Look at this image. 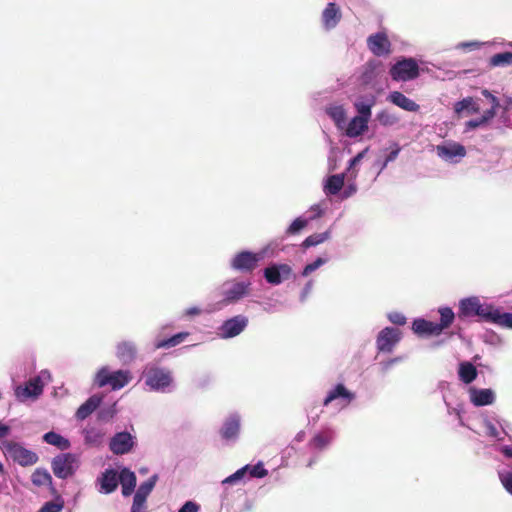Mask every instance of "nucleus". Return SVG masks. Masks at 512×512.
Returning <instances> with one entry per match:
<instances>
[{"label":"nucleus","mask_w":512,"mask_h":512,"mask_svg":"<svg viewBox=\"0 0 512 512\" xmlns=\"http://www.w3.org/2000/svg\"><path fill=\"white\" fill-rule=\"evenodd\" d=\"M492 306L481 304L477 297H469L462 299L459 303V310L457 317L459 320H466L473 316H479L483 321H488V314H490Z\"/></svg>","instance_id":"f257e3e1"},{"label":"nucleus","mask_w":512,"mask_h":512,"mask_svg":"<svg viewBox=\"0 0 512 512\" xmlns=\"http://www.w3.org/2000/svg\"><path fill=\"white\" fill-rule=\"evenodd\" d=\"M131 379L132 376L128 370H118L111 373L107 368H102L98 371L95 382L99 387L109 385L113 390H119L126 386Z\"/></svg>","instance_id":"f03ea898"},{"label":"nucleus","mask_w":512,"mask_h":512,"mask_svg":"<svg viewBox=\"0 0 512 512\" xmlns=\"http://www.w3.org/2000/svg\"><path fill=\"white\" fill-rule=\"evenodd\" d=\"M2 448L5 454L23 467L34 465L38 461V456L35 452L26 449L17 442L9 440L3 441Z\"/></svg>","instance_id":"7ed1b4c3"},{"label":"nucleus","mask_w":512,"mask_h":512,"mask_svg":"<svg viewBox=\"0 0 512 512\" xmlns=\"http://www.w3.org/2000/svg\"><path fill=\"white\" fill-rule=\"evenodd\" d=\"M419 65L413 58H402L391 66L389 74L394 81H410L419 76Z\"/></svg>","instance_id":"20e7f679"},{"label":"nucleus","mask_w":512,"mask_h":512,"mask_svg":"<svg viewBox=\"0 0 512 512\" xmlns=\"http://www.w3.org/2000/svg\"><path fill=\"white\" fill-rule=\"evenodd\" d=\"M51 467L56 477L66 479L76 471L78 467L77 458L71 453L60 454L53 459Z\"/></svg>","instance_id":"39448f33"},{"label":"nucleus","mask_w":512,"mask_h":512,"mask_svg":"<svg viewBox=\"0 0 512 512\" xmlns=\"http://www.w3.org/2000/svg\"><path fill=\"white\" fill-rule=\"evenodd\" d=\"M250 282L227 281L222 285L221 303L228 305L237 302L249 293Z\"/></svg>","instance_id":"423d86ee"},{"label":"nucleus","mask_w":512,"mask_h":512,"mask_svg":"<svg viewBox=\"0 0 512 512\" xmlns=\"http://www.w3.org/2000/svg\"><path fill=\"white\" fill-rule=\"evenodd\" d=\"M172 382V376L168 369L150 367L145 372V384L152 390H161Z\"/></svg>","instance_id":"0eeeda50"},{"label":"nucleus","mask_w":512,"mask_h":512,"mask_svg":"<svg viewBox=\"0 0 512 512\" xmlns=\"http://www.w3.org/2000/svg\"><path fill=\"white\" fill-rule=\"evenodd\" d=\"M400 339L401 332L397 328L386 327L379 332L376 345L380 352L390 353Z\"/></svg>","instance_id":"6e6552de"},{"label":"nucleus","mask_w":512,"mask_h":512,"mask_svg":"<svg viewBox=\"0 0 512 512\" xmlns=\"http://www.w3.org/2000/svg\"><path fill=\"white\" fill-rule=\"evenodd\" d=\"M368 49L377 57L391 53V42L385 32H378L367 38Z\"/></svg>","instance_id":"1a4fd4ad"},{"label":"nucleus","mask_w":512,"mask_h":512,"mask_svg":"<svg viewBox=\"0 0 512 512\" xmlns=\"http://www.w3.org/2000/svg\"><path fill=\"white\" fill-rule=\"evenodd\" d=\"M259 261L260 256L258 254L243 251L233 258L231 266L239 271L251 272L257 267Z\"/></svg>","instance_id":"9d476101"},{"label":"nucleus","mask_w":512,"mask_h":512,"mask_svg":"<svg viewBox=\"0 0 512 512\" xmlns=\"http://www.w3.org/2000/svg\"><path fill=\"white\" fill-rule=\"evenodd\" d=\"M291 275L292 268L287 264L272 265L264 269V277L272 285H279Z\"/></svg>","instance_id":"9b49d317"},{"label":"nucleus","mask_w":512,"mask_h":512,"mask_svg":"<svg viewBox=\"0 0 512 512\" xmlns=\"http://www.w3.org/2000/svg\"><path fill=\"white\" fill-rule=\"evenodd\" d=\"M248 319L243 315H237L226 320L220 327V334L223 338H232L239 335L247 326Z\"/></svg>","instance_id":"f8f14e48"},{"label":"nucleus","mask_w":512,"mask_h":512,"mask_svg":"<svg viewBox=\"0 0 512 512\" xmlns=\"http://www.w3.org/2000/svg\"><path fill=\"white\" fill-rule=\"evenodd\" d=\"M133 445L134 441L130 433L119 432L111 438L109 448L114 454L123 455L130 452Z\"/></svg>","instance_id":"ddd939ff"},{"label":"nucleus","mask_w":512,"mask_h":512,"mask_svg":"<svg viewBox=\"0 0 512 512\" xmlns=\"http://www.w3.org/2000/svg\"><path fill=\"white\" fill-rule=\"evenodd\" d=\"M43 393V383L39 376L31 378L25 386H18L15 395L18 399L24 400L29 397H38Z\"/></svg>","instance_id":"4468645a"},{"label":"nucleus","mask_w":512,"mask_h":512,"mask_svg":"<svg viewBox=\"0 0 512 512\" xmlns=\"http://www.w3.org/2000/svg\"><path fill=\"white\" fill-rule=\"evenodd\" d=\"M437 155L447 161H452L454 157L463 158L466 155L465 147L457 142H449L436 147Z\"/></svg>","instance_id":"2eb2a0df"},{"label":"nucleus","mask_w":512,"mask_h":512,"mask_svg":"<svg viewBox=\"0 0 512 512\" xmlns=\"http://www.w3.org/2000/svg\"><path fill=\"white\" fill-rule=\"evenodd\" d=\"M413 331L420 336H439L442 330L436 322L416 319L412 324Z\"/></svg>","instance_id":"dca6fc26"},{"label":"nucleus","mask_w":512,"mask_h":512,"mask_svg":"<svg viewBox=\"0 0 512 512\" xmlns=\"http://www.w3.org/2000/svg\"><path fill=\"white\" fill-rule=\"evenodd\" d=\"M342 17L340 8L333 2L327 4L322 12V22L326 29L335 28Z\"/></svg>","instance_id":"f3484780"},{"label":"nucleus","mask_w":512,"mask_h":512,"mask_svg":"<svg viewBox=\"0 0 512 512\" xmlns=\"http://www.w3.org/2000/svg\"><path fill=\"white\" fill-rule=\"evenodd\" d=\"M387 100L391 102L392 104L400 107L401 109L408 111V112H418L420 109L419 104H417L412 99L405 96L403 93L399 91H393L391 92Z\"/></svg>","instance_id":"a211bd4d"},{"label":"nucleus","mask_w":512,"mask_h":512,"mask_svg":"<svg viewBox=\"0 0 512 512\" xmlns=\"http://www.w3.org/2000/svg\"><path fill=\"white\" fill-rule=\"evenodd\" d=\"M240 431V418L236 415H232L224 422L220 434L221 437L226 440H235L238 437Z\"/></svg>","instance_id":"6ab92c4d"},{"label":"nucleus","mask_w":512,"mask_h":512,"mask_svg":"<svg viewBox=\"0 0 512 512\" xmlns=\"http://www.w3.org/2000/svg\"><path fill=\"white\" fill-rule=\"evenodd\" d=\"M470 400L475 406L490 405L495 400V394L491 389H470Z\"/></svg>","instance_id":"aec40b11"},{"label":"nucleus","mask_w":512,"mask_h":512,"mask_svg":"<svg viewBox=\"0 0 512 512\" xmlns=\"http://www.w3.org/2000/svg\"><path fill=\"white\" fill-rule=\"evenodd\" d=\"M337 399H341L345 405H347L354 399V394L347 390L343 384H338L328 393L323 401V405L328 406L332 401Z\"/></svg>","instance_id":"412c9836"},{"label":"nucleus","mask_w":512,"mask_h":512,"mask_svg":"<svg viewBox=\"0 0 512 512\" xmlns=\"http://www.w3.org/2000/svg\"><path fill=\"white\" fill-rule=\"evenodd\" d=\"M99 482L104 493H112L118 487L119 475L114 469H107L102 473Z\"/></svg>","instance_id":"4be33fe9"},{"label":"nucleus","mask_w":512,"mask_h":512,"mask_svg":"<svg viewBox=\"0 0 512 512\" xmlns=\"http://www.w3.org/2000/svg\"><path fill=\"white\" fill-rule=\"evenodd\" d=\"M136 475L128 468H123L119 473V483L122 487L123 496H130L136 487Z\"/></svg>","instance_id":"5701e85b"},{"label":"nucleus","mask_w":512,"mask_h":512,"mask_svg":"<svg viewBox=\"0 0 512 512\" xmlns=\"http://www.w3.org/2000/svg\"><path fill=\"white\" fill-rule=\"evenodd\" d=\"M102 397L98 395H92L89 397L76 411V418L78 420H84L89 417L101 404Z\"/></svg>","instance_id":"b1692460"},{"label":"nucleus","mask_w":512,"mask_h":512,"mask_svg":"<svg viewBox=\"0 0 512 512\" xmlns=\"http://www.w3.org/2000/svg\"><path fill=\"white\" fill-rule=\"evenodd\" d=\"M137 353V348L133 342L123 341L117 345L116 355L124 363L132 362Z\"/></svg>","instance_id":"393cba45"},{"label":"nucleus","mask_w":512,"mask_h":512,"mask_svg":"<svg viewBox=\"0 0 512 512\" xmlns=\"http://www.w3.org/2000/svg\"><path fill=\"white\" fill-rule=\"evenodd\" d=\"M454 112L458 117H460L463 112H466L468 115L476 114L480 112V106L473 97H466L454 104Z\"/></svg>","instance_id":"a878e982"},{"label":"nucleus","mask_w":512,"mask_h":512,"mask_svg":"<svg viewBox=\"0 0 512 512\" xmlns=\"http://www.w3.org/2000/svg\"><path fill=\"white\" fill-rule=\"evenodd\" d=\"M368 123L366 119L355 116L348 123L345 134L350 138L358 137L368 130Z\"/></svg>","instance_id":"bb28decb"},{"label":"nucleus","mask_w":512,"mask_h":512,"mask_svg":"<svg viewBox=\"0 0 512 512\" xmlns=\"http://www.w3.org/2000/svg\"><path fill=\"white\" fill-rule=\"evenodd\" d=\"M380 65L381 63L376 60L368 61L363 66V72L360 76L361 83L364 85L372 84L378 75V68Z\"/></svg>","instance_id":"cd10ccee"},{"label":"nucleus","mask_w":512,"mask_h":512,"mask_svg":"<svg viewBox=\"0 0 512 512\" xmlns=\"http://www.w3.org/2000/svg\"><path fill=\"white\" fill-rule=\"evenodd\" d=\"M487 322L512 329V313H501L499 309L492 306Z\"/></svg>","instance_id":"c85d7f7f"},{"label":"nucleus","mask_w":512,"mask_h":512,"mask_svg":"<svg viewBox=\"0 0 512 512\" xmlns=\"http://www.w3.org/2000/svg\"><path fill=\"white\" fill-rule=\"evenodd\" d=\"M334 433L331 429H325L319 433H317L311 440L310 446L322 450L327 447L333 440Z\"/></svg>","instance_id":"c756f323"},{"label":"nucleus","mask_w":512,"mask_h":512,"mask_svg":"<svg viewBox=\"0 0 512 512\" xmlns=\"http://www.w3.org/2000/svg\"><path fill=\"white\" fill-rule=\"evenodd\" d=\"M344 186V175L343 174H335L331 175L327 178L324 192L326 195H336L340 192L342 187Z\"/></svg>","instance_id":"7c9ffc66"},{"label":"nucleus","mask_w":512,"mask_h":512,"mask_svg":"<svg viewBox=\"0 0 512 512\" xmlns=\"http://www.w3.org/2000/svg\"><path fill=\"white\" fill-rule=\"evenodd\" d=\"M458 374L462 382L470 384L476 379L478 372L472 363L466 361L460 363Z\"/></svg>","instance_id":"2f4dec72"},{"label":"nucleus","mask_w":512,"mask_h":512,"mask_svg":"<svg viewBox=\"0 0 512 512\" xmlns=\"http://www.w3.org/2000/svg\"><path fill=\"white\" fill-rule=\"evenodd\" d=\"M43 440L46 443L56 446L61 450H66L70 447V442L68 439L53 431L44 434Z\"/></svg>","instance_id":"473e14b6"},{"label":"nucleus","mask_w":512,"mask_h":512,"mask_svg":"<svg viewBox=\"0 0 512 512\" xmlns=\"http://www.w3.org/2000/svg\"><path fill=\"white\" fill-rule=\"evenodd\" d=\"M374 105H375L374 97H371V99L368 102L357 100L354 103V107H355L356 111L358 112L357 116L369 121L371 118V109Z\"/></svg>","instance_id":"72a5a7b5"},{"label":"nucleus","mask_w":512,"mask_h":512,"mask_svg":"<svg viewBox=\"0 0 512 512\" xmlns=\"http://www.w3.org/2000/svg\"><path fill=\"white\" fill-rule=\"evenodd\" d=\"M32 483L35 486H48L52 484V477L46 469L38 468L31 476Z\"/></svg>","instance_id":"f704fd0d"},{"label":"nucleus","mask_w":512,"mask_h":512,"mask_svg":"<svg viewBox=\"0 0 512 512\" xmlns=\"http://www.w3.org/2000/svg\"><path fill=\"white\" fill-rule=\"evenodd\" d=\"M438 312L440 314V322L437 324L443 332L452 325L455 319V313L450 307H441Z\"/></svg>","instance_id":"c9c22d12"},{"label":"nucleus","mask_w":512,"mask_h":512,"mask_svg":"<svg viewBox=\"0 0 512 512\" xmlns=\"http://www.w3.org/2000/svg\"><path fill=\"white\" fill-rule=\"evenodd\" d=\"M329 117L335 122L336 126L341 128L346 119V111L343 106H331L326 110Z\"/></svg>","instance_id":"e433bc0d"},{"label":"nucleus","mask_w":512,"mask_h":512,"mask_svg":"<svg viewBox=\"0 0 512 512\" xmlns=\"http://www.w3.org/2000/svg\"><path fill=\"white\" fill-rule=\"evenodd\" d=\"M189 336L188 332H180L170 338L159 341L156 348H171L182 343Z\"/></svg>","instance_id":"4c0bfd02"},{"label":"nucleus","mask_w":512,"mask_h":512,"mask_svg":"<svg viewBox=\"0 0 512 512\" xmlns=\"http://www.w3.org/2000/svg\"><path fill=\"white\" fill-rule=\"evenodd\" d=\"M489 64L491 67L497 66H508L512 64V52H502L494 54L490 60Z\"/></svg>","instance_id":"58836bf2"},{"label":"nucleus","mask_w":512,"mask_h":512,"mask_svg":"<svg viewBox=\"0 0 512 512\" xmlns=\"http://www.w3.org/2000/svg\"><path fill=\"white\" fill-rule=\"evenodd\" d=\"M376 119L382 126H393L399 122V118L387 109L381 110Z\"/></svg>","instance_id":"ea45409f"},{"label":"nucleus","mask_w":512,"mask_h":512,"mask_svg":"<svg viewBox=\"0 0 512 512\" xmlns=\"http://www.w3.org/2000/svg\"><path fill=\"white\" fill-rule=\"evenodd\" d=\"M482 93L486 97H489L492 102V107L490 109L486 110L483 113V115L481 116L483 118V121H485L488 124L496 115V108L499 106V101L488 90H484Z\"/></svg>","instance_id":"a19ab883"},{"label":"nucleus","mask_w":512,"mask_h":512,"mask_svg":"<svg viewBox=\"0 0 512 512\" xmlns=\"http://www.w3.org/2000/svg\"><path fill=\"white\" fill-rule=\"evenodd\" d=\"M329 238V232L316 233L308 236L302 243V247L309 248L323 243Z\"/></svg>","instance_id":"79ce46f5"},{"label":"nucleus","mask_w":512,"mask_h":512,"mask_svg":"<svg viewBox=\"0 0 512 512\" xmlns=\"http://www.w3.org/2000/svg\"><path fill=\"white\" fill-rule=\"evenodd\" d=\"M156 481H157V475L151 476L147 481L141 483V485L139 486V488L136 492L143 496L148 497L149 494L152 492V490L156 484Z\"/></svg>","instance_id":"37998d69"},{"label":"nucleus","mask_w":512,"mask_h":512,"mask_svg":"<svg viewBox=\"0 0 512 512\" xmlns=\"http://www.w3.org/2000/svg\"><path fill=\"white\" fill-rule=\"evenodd\" d=\"M498 477L504 489L512 495V471H500Z\"/></svg>","instance_id":"c03bdc74"},{"label":"nucleus","mask_w":512,"mask_h":512,"mask_svg":"<svg viewBox=\"0 0 512 512\" xmlns=\"http://www.w3.org/2000/svg\"><path fill=\"white\" fill-rule=\"evenodd\" d=\"M146 499H147L146 496H143V495H141V494L136 492L135 495H134L131 511L145 512L143 509H144V506H145V503H146Z\"/></svg>","instance_id":"a18cd8bd"},{"label":"nucleus","mask_w":512,"mask_h":512,"mask_svg":"<svg viewBox=\"0 0 512 512\" xmlns=\"http://www.w3.org/2000/svg\"><path fill=\"white\" fill-rule=\"evenodd\" d=\"M307 225V220L305 219H302V218H296L292 223L291 225L289 226V228L287 229V233L288 234H296L298 233L300 230H302L304 227H306Z\"/></svg>","instance_id":"49530a36"},{"label":"nucleus","mask_w":512,"mask_h":512,"mask_svg":"<svg viewBox=\"0 0 512 512\" xmlns=\"http://www.w3.org/2000/svg\"><path fill=\"white\" fill-rule=\"evenodd\" d=\"M250 476L255 478H263L267 476L268 471L264 468L262 463H258L248 469Z\"/></svg>","instance_id":"de8ad7c7"},{"label":"nucleus","mask_w":512,"mask_h":512,"mask_svg":"<svg viewBox=\"0 0 512 512\" xmlns=\"http://www.w3.org/2000/svg\"><path fill=\"white\" fill-rule=\"evenodd\" d=\"M249 469V465H246L245 467L237 470L235 473H233L232 475L228 476L224 481L223 483L224 484H232V483H235L236 481L242 479L244 477V475L246 474V472L248 471Z\"/></svg>","instance_id":"09e8293b"},{"label":"nucleus","mask_w":512,"mask_h":512,"mask_svg":"<svg viewBox=\"0 0 512 512\" xmlns=\"http://www.w3.org/2000/svg\"><path fill=\"white\" fill-rule=\"evenodd\" d=\"M326 262V259H323L321 257L317 258L315 261H313L312 263H309L307 264L304 269H303V272H302V275L303 276H308L309 274H311L313 271H315L316 269H318L320 266H322L324 263Z\"/></svg>","instance_id":"8fccbe9b"},{"label":"nucleus","mask_w":512,"mask_h":512,"mask_svg":"<svg viewBox=\"0 0 512 512\" xmlns=\"http://www.w3.org/2000/svg\"><path fill=\"white\" fill-rule=\"evenodd\" d=\"M63 508V503L54 501L46 502L37 512H60Z\"/></svg>","instance_id":"3c124183"},{"label":"nucleus","mask_w":512,"mask_h":512,"mask_svg":"<svg viewBox=\"0 0 512 512\" xmlns=\"http://www.w3.org/2000/svg\"><path fill=\"white\" fill-rule=\"evenodd\" d=\"M485 125H487V123L485 121H483L482 117H480L478 119H472V120L467 121L465 123V128H466V131H468V130H474L479 127H483Z\"/></svg>","instance_id":"603ef678"},{"label":"nucleus","mask_w":512,"mask_h":512,"mask_svg":"<svg viewBox=\"0 0 512 512\" xmlns=\"http://www.w3.org/2000/svg\"><path fill=\"white\" fill-rule=\"evenodd\" d=\"M388 318L393 324L396 325H404L406 323V317L402 313H390Z\"/></svg>","instance_id":"864d4df0"},{"label":"nucleus","mask_w":512,"mask_h":512,"mask_svg":"<svg viewBox=\"0 0 512 512\" xmlns=\"http://www.w3.org/2000/svg\"><path fill=\"white\" fill-rule=\"evenodd\" d=\"M199 510V506L192 502V501H187L180 509L178 512H198Z\"/></svg>","instance_id":"5fc2aeb1"},{"label":"nucleus","mask_w":512,"mask_h":512,"mask_svg":"<svg viewBox=\"0 0 512 512\" xmlns=\"http://www.w3.org/2000/svg\"><path fill=\"white\" fill-rule=\"evenodd\" d=\"M400 152V148L396 145V148L394 150H392L386 157L385 159V162H384V166H386L389 162H392L394 161L398 154Z\"/></svg>","instance_id":"6e6d98bb"},{"label":"nucleus","mask_w":512,"mask_h":512,"mask_svg":"<svg viewBox=\"0 0 512 512\" xmlns=\"http://www.w3.org/2000/svg\"><path fill=\"white\" fill-rule=\"evenodd\" d=\"M10 432V427L0 422V439L6 437Z\"/></svg>","instance_id":"4d7b16f0"},{"label":"nucleus","mask_w":512,"mask_h":512,"mask_svg":"<svg viewBox=\"0 0 512 512\" xmlns=\"http://www.w3.org/2000/svg\"><path fill=\"white\" fill-rule=\"evenodd\" d=\"M200 313H201V309H199L198 307H191L185 311V314L187 316H196V315H199Z\"/></svg>","instance_id":"13d9d810"},{"label":"nucleus","mask_w":512,"mask_h":512,"mask_svg":"<svg viewBox=\"0 0 512 512\" xmlns=\"http://www.w3.org/2000/svg\"><path fill=\"white\" fill-rule=\"evenodd\" d=\"M503 454L506 456V457H510L512 458V448L510 447H505L503 449Z\"/></svg>","instance_id":"bf43d9fd"},{"label":"nucleus","mask_w":512,"mask_h":512,"mask_svg":"<svg viewBox=\"0 0 512 512\" xmlns=\"http://www.w3.org/2000/svg\"><path fill=\"white\" fill-rule=\"evenodd\" d=\"M361 157H362V154H358L357 156L352 158L350 161V166L355 165L361 159Z\"/></svg>","instance_id":"052dcab7"},{"label":"nucleus","mask_w":512,"mask_h":512,"mask_svg":"<svg viewBox=\"0 0 512 512\" xmlns=\"http://www.w3.org/2000/svg\"><path fill=\"white\" fill-rule=\"evenodd\" d=\"M490 435L497 436V430L493 425H489Z\"/></svg>","instance_id":"680f3d73"},{"label":"nucleus","mask_w":512,"mask_h":512,"mask_svg":"<svg viewBox=\"0 0 512 512\" xmlns=\"http://www.w3.org/2000/svg\"><path fill=\"white\" fill-rule=\"evenodd\" d=\"M0 473L3 474L4 473V466L0 463Z\"/></svg>","instance_id":"e2e57ef3"}]
</instances>
